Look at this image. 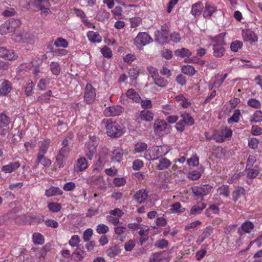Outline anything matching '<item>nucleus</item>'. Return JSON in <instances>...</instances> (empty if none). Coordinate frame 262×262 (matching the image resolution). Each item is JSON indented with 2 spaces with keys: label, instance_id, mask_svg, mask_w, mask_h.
<instances>
[{
  "label": "nucleus",
  "instance_id": "4c0bfd02",
  "mask_svg": "<svg viewBox=\"0 0 262 262\" xmlns=\"http://www.w3.org/2000/svg\"><path fill=\"white\" fill-rule=\"evenodd\" d=\"M153 81L156 85L161 88H165L168 84L167 80L160 75L155 78Z\"/></svg>",
  "mask_w": 262,
  "mask_h": 262
},
{
  "label": "nucleus",
  "instance_id": "a211bd4d",
  "mask_svg": "<svg viewBox=\"0 0 262 262\" xmlns=\"http://www.w3.org/2000/svg\"><path fill=\"white\" fill-rule=\"evenodd\" d=\"M32 39V36L27 32L17 33L14 35V39L17 42H25L27 40L31 41Z\"/></svg>",
  "mask_w": 262,
  "mask_h": 262
},
{
  "label": "nucleus",
  "instance_id": "603ef678",
  "mask_svg": "<svg viewBox=\"0 0 262 262\" xmlns=\"http://www.w3.org/2000/svg\"><path fill=\"white\" fill-rule=\"evenodd\" d=\"M123 157V151L120 149H115L113 152L112 159L117 162H120Z\"/></svg>",
  "mask_w": 262,
  "mask_h": 262
},
{
  "label": "nucleus",
  "instance_id": "c03bdc74",
  "mask_svg": "<svg viewBox=\"0 0 262 262\" xmlns=\"http://www.w3.org/2000/svg\"><path fill=\"white\" fill-rule=\"evenodd\" d=\"M50 66L51 71L53 74L56 76L59 75L61 69L58 62L54 61L51 62Z\"/></svg>",
  "mask_w": 262,
  "mask_h": 262
},
{
  "label": "nucleus",
  "instance_id": "ddd939ff",
  "mask_svg": "<svg viewBox=\"0 0 262 262\" xmlns=\"http://www.w3.org/2000/svg\"><path fill=\"white\" fill-rule=\"evenodd\" d=\"M169 24H165L161 26V31L162 32H160L159 31H158L157 32H156L155 36L156 37H157L158 35H160V34L161 35V40H159V42L161 43H163L164 42L166 41L168 38L169 36Z\"/></svg>",
  "mask_w": 262,
  "mask_h": 262
},
{
  "label": "nucleus",
  "instance_id": "412c9836",
  "mask_svg": "<svg viewBox=\"0 0 262 262\" xmlns=\"http://www.w3.org/2000/svg\"><path fill=\"white\" fill-rule=\"evenodd\" d=\"M168 153V150L165 146H158L154 148V156L155 157L151 159L152 161L157 160L158 158L163 157Z\"/></svg>",
  "mask_w": 262,
  "mask_h": 262
},
{
  "label": "nucleus",
  "instance_id": "c9c22d12",
  "mask_svg": "<svg viewBox=\"0 0 262 262\" xmlns=\"http://www.w3.org/2000/svg\"><path fill=\"white\" fill-rule=\"evenodd\" d=\"M181 70L182 73L189 76L194 75L196 72L193 66L188 64L183 66Z\"/></svg>",
  "mask_w": 262,
  "mask_h": 262
},
{
  "label": "nucleus",
  "instance_id": "9d476101",
  "mask_svg": "<svg viewBox=\"0 0 262 262\" xmlns=\"http://www.w3.org/2000/svg\"><path fill=\"white\" fill-rule=\"evenodd\" d=\"M0 57L9 60L15 59L16 54L13 50H8L5 47H0Z\"/></svg>",
  "mask_w": 262,
  "mask_h": 262
},
{
  "label": "nucleus",
  "instance_id": "a18cd8bd",
  "mask_svg": "<svg viewBox=\"0 0 262 262\" xmlns=\"http://www.w3.org/2000/svg\"><path fill=\"white\" fill-rule=\"evenodd\" d=\"M246 170L247 171V178L251 179L256 178L259 173L258 169L252 168V167L246 168Z\"/></svg>",
  "mask_w": 262,
  "mask_h": 262
},
{
  "label": "nucleus",
  "instance_id": "8fccbe9b",
  "mask_svg": "<svg viewBox=\"0 0 262 262\" xmlns=\"http://www.w3.org/2000/svg\"><path fill=\"white\" fill-rule=\"evenodd\" d=\"M212 139L218 143H222L225 141L221 131L220 132L217 130H214L212 134Z\"/></svg>",
  "mask_w": 262,
  "mask_h": 262
},
{
  "label": "nucleus",
  "instance_id": "20e7f679",
  "mask_svg": "<svg viewBox=\"0 0 262 262\" xmlns=\"http://www.w3.org/2000/svg\"><path fill=\"white\" fill-rule=\"evenodd\" d=\"M152 41V38L145 32H140L134 39V44L139 49Z\"/></svg>",
  "mask_w": 262,
  "mask_h": 262
},
{
  "label": "nucleus",
  "instance_id": "79ce46f5",
  "mask_svg": "<svg viewBox=\"0 0 262 262\" xmlns=\"http://www.w3.org/2000/svg\"><path fill=\"white\" fill-rule=\"evenodd\" d=\"M48 208L52 212H57L60 211L62 206L61 204L56 202H51L48 204Z\"/></svg>",
  "mask_w": 262,
  "mask_h": 262
},
{
  "label": "nucleus",
  "instance_id": "cd10ccee",
  "mask_svg": "<svg viewBox=\"0 0 262 262\" xmlns=\"http://www.w3.org/2000/svg\"><path fill=\"white\" fill-rule=\"evenodd\" d=\"M126 96L136 102H140L141 100L139 95L133 89H130L127 91Z\"/></svg>",
  "mask_w": 262,
  "mask_h": 262
},
{
  "label": "nucleus",
  "instance_id": "2eb2a0df",
  "mask_svg": "<svg viewBox=\"0 0 262 262\" xmlns=\"http://www.w3.org/2000/svg\"><path fill=\"white\" fill-rule=\"evenodd\" d=\"M99 158L97 165L99 166H102L107 161L108 149L106 147H103L99 152Z\"/></svg>",
  "mask_w": 262,
  "mask_h": 262
},
{
  "label": "nucleus",
  "instance_id": "338daca9",
  "mask_svg": "<svg viewBox=\"0 0 262 262\" xmlns=\"http://www.w3.org/2000/svg\"><path fill=\"white\" fill-rule=\"evenodd\" d=\"M221 132L224 137V140L227 138L231 137L232 135V130L230 128H228L227 127L223 128L221 130Z\"/></svg>",
  "mask_w": 262,
  "mask_h": 262
},
{
  "label": "nucleus",
  "instance_id": "4be33fe9",
  "mask_svg": "<svg viewBox=\"0 0 262 262\" xmlns=\"http://www.w3.org/2000/svg\"><path fill=\"white\" fill-rule=\"evenodd\" d=\"M204 8L202 2H198L192 5L191 13L195 17L200 16Z\"/></svg>",
  "mask_w": 262,
  "mask_h": 262
},
{
  "label": "nucleus",
  "instance_id": "3c124183",
  "mask_svg": "<svg viewBox=\"0 0 262 262\" xmlns=\"http://www.w3.org/2000/svg\"><path fill=\"white\" fill-rule=\"evenodd\" d=\"M147 145L146 143L143 142H138L135 146V150L137 152H142L146 150Z\"/></svg>",
  "mask_w": 262,
  "mask_h": 262
},
{
  "label": "nucleus",
  "instance_id": "864d4df0",
  "mask_svg": "<svg viewBox=\"0 0 262 262\" xmlns=\"http://www.w3.org/2000/svg\"><path fill=\"white\" fill-rule=\"evenodd\" d=\"M243 46V42L239 40H235L230 45V49L233 52H237Z\"/></svg>",
  "mask_w": 262,
  "mask_h": 262
},
{
  "label": "nucleus",
  "instance_id": "de8ad7c7",
  "mask_svg": "<svg viewBox=\"0 0 262 262\" xmlns=\"http://www.w3.org/2000/svg\"><path fill=\"white\" fill-rule=\"evenodd\" d=\"M52 93V92L51 90L47 91L43 94L39 96L37 98V101L40 103H44L48 102L51 96Z\"/></svg>",
  "mask_w": 262,
  "mask_h": 262
},
{
  "label": "nucleus",
  "instance_id": "09e8293b",
  "mask_svg": "<svg viewBox=\"0 0 262 262\" xmlns=\"http://www.w3.org/2000/svg\"><path fill=\"white\" fill-rule=\"evenodd\" d=\"M67 157L58 153L56 156V163L59 168L63 167L66 163Z\"/></svg>",
  "mask_w": 262,
  "mask_h": 262
},
{
  "label": "nucleus",
  "instance_id": "0eeeda50",
  "mask_svg": "<svg viewBox=\"0 0 262 262\" xmlns=\"http://www.w3.org/2000/svg\"><path fill=\"white\" fill-rule=\"evenodd\" d=\"M123 111L124 108L120 105H113L105 108L103 114L106 117L117 116L120 115Z\"/></svg>",
  "mask_w": 262,
  "mask_h": 262
},
{
  "label": "nucleus",
  "instance_id": "e433bc0d",
  "mask_svg": "<svg viewBox=\"0 0 262 262\" xmlns=\"http://www.w3.org/2000/svg\"><path fill=\"white\" fill-rule=\"evenodd\" d=\"M106 252L107 256L110 257H114L120 253V249L118 245H115L107 249Z\"/></svg>",
  "mask_w": 262,
  "mask_h": 262
},
{
  "label": "nucleus",
  "instance_id": "f3484780",
  "mask_svg": "<svg viewBox=\"0 0 262 262\" xmlns=\"http://www.w3.org/2000/svg\"><path fill=\"white\" fill-rule=\"evenodd\" d=\"M158 163H156V168L159 170H163L168 168L171 165V161L165 157L158 158Z\"/></svg>",
  "mask_w": 262,
  "mask_h": 262
},
{
  "label": "nucleus",
  "instance_id": "774afa93",
  "mask_svg": "<svg viewBox=\"0 0 262 262\" xmlns=\"http://www.w3.org/2000/svg\"><path fill=\"white\" fill-rule=\"evenodd\" d=\"M201 176V174L200 171L198 170H193L188 174V178L191 180H196L199 179Z\"/></svg>",
  "mask_w": 262,
  "mask_h": 262
},
{
  "label": "nucleus",
  "instance_id": "c85d7f7f",
  "mask_svg": "<svg viewBox=\"0 0 262 262\" xmlns=\"http://www.w3.org/2000/svg\"><path fill=\"white\" fill-rule=\"evenodd\" d=\"M206 207V205L203 203H199L196 205H193L191 210L190 213L193 215L200 214L203 209Z\"/></svg>",
  "mask_w": 262,
  "mask_h": 262
},
{
  "label": "nucleus",
  "instance_id": "f257e3e1",
  "mask_svg": "<svg viewBox=\"0 0 262 262\" xmlns=\"http://www.w3.org/2000/svg\"><path fill=\"white\" fill-rule=\"evenodd\" d=\"M102 123L105 125L107 135L112 138H118L125 133V127L112 119H104Z\"/></svg>",
  "mask_w": 262,
  "mask_h": 262
},
{
  "label": "nucleus",
  "instance_id": "b1692460",
  "mask_svg": "<svg viewBox=\"0 0 262 262\" xmlns=\"http://www.w3.org/2000/svg\"><path fill=\"white\" fill-rule=\"evenodd\" d=\"M12 90V84L8 80L3 81L0 87V96H4L7 95Z\"/></svg>",
  "mask_w": 262,
  "mask_h": 262
},
{
  "label": "nucleus",
  "instance_id": "72a5a7b5",
  "mask_svg": "<svg viewBox=\"0 0 262 262\" xmlns=\"http://www.w3.org/2000/svg\"><path fill=\"white\" fill-rule=\"evenodd\" d=\"M213 49V55L216 57H221L224 54L225 49L221 44H215Z\"/></svg>",
  "mask_w": 262,
  "mask_h": 262
},
{
  "label": "nucleus",
  "instance_id": "473e14b6",
  "mask_svg": "<svg viewBox=\"0 0 262 262\" xmlns=\"http://www.w3.org/2000/svg\"><path fill=\"white\" fill-rule=\"evenodd\" d=\"M44 156L45 155H37V158L35 162L36 165L41 163L45 167H48L51 165V160L46 158Z\"/></svg>",
  "mask_w": 262,
  "mask_h": 262
},
{
  "label": "nucleus",
  "instance_id": "49530a36",
  "mask_svg": "<svg viewBox=\"0 0 262 262\" xmlns=\"http://www.w3.org/2000/svg\"><path fill=\"white\" fill-rule=\"evenodd\" d=\"M171 210L173 213H182L185 211V209L182 208L179 202H177L171 205Z\"/></svg>",
  "mask_w": 262,
  "mask_h": 262
},
{
  "label": "nucleus",
  "instance_id": "ea45409f",
  "mask_svg": "<svg viewBox=\"0 0 262 262\" xmlns=\"http://www.w3.org/2000/svg\"><path fill=\"white\" fill-rule=\"evenodd\" d=\"M123 10L120 6H116L115 9L112 11L115 19L120 20L123 18L122 14Z\"/></svg>",
  "mask_w": 262,
  "mask_h": 262
},
{
  "label": "nucleus",
  "instance_id": "58836bf2",
  "mask_svg": "<svg viewBox=\"0 0 262 262\" xmlns=\"http://www.w3.org/2000/svg\"><path fill=\"white\" fill-rule=\"evenodd\" d=\"M77 167L79 171H82L88 168V162L84 157L79 158L77 160Z\"/></svg>",
  "mask_w": 262,
  "mask_h": 262
},
{
  "label": "nucleus",
  "instance_id": "69168bd1",
  "mask_svg": "<svg viewBox=\"0 0 262 262\" xmlns=\"http://www.w3.org/2000/svg\"><path fill=\"white\" fill-rule=\"evenodd\" d=\"M147 70L149 74L150 75V76L152 78V80L155 78L158 77V76L159 75L158 72V70L156 69V68L152 66H148L147 67Z\"/></svg>",
  "mask_w": 262,
  "mask_h": 262
},
{
  "label": "nucleus",
  "instance_id": "0e129e2a",
  "mask_svg": "<svg viewBox=\"0 0 262 262\" xmlns=\"http://www.w3.org/2000/svg\"><path fill=\"white\" fill-rule=\"evenodd\" d=\"M34 86L33 82L32 81H29L25 87V93L27 96H30L32 94Z\"/></svg>",
  "mask_w": 262,
  "mask_h": 262
},
{
  "label": "nucleus",
  "instance_id": "5701e85b",
  "mask_svg": "<svg viewBox=\"0 0 262 262\" xmlns=\"http://www.w3.org/2000/svg\"><path fill=\"white\" fill-rule=\"evenodd\" d=\"M245 195V190L242 187L236 188L232 193V200L234 202H237L239 199Z\"/></svg>",
  "mask_w": 262,
  "mask_h": 262
},
{
  "label": "nucleus",
  "instance_id": "13d9d810",
  "mask_svg": "<svg viewBox=\"0 0 262 262\" xmlns=\"http://www.w3.org/2000/svg\"><path fill=\"white\" fill-rule=\"evenodd\" d=\"M247 104L248 105L255 108H259L261 106L260 102L258 100L254 98L250 99L248 101Z\"/></svg>",
  "mask_w": 262,
  "mask_h": 262
},
{
  "label": "nucleus",
  "instance_id": "1a4fd4ad",
  "mask_svg": "<svg viewBox=\"0 0 262 262\" xmlns=\"http://www.w3.org/2000/svg\"><path fill=\"white\" fill-rule=\"evenodd\" d=\"M242 37L245 41L250 43L255 42L257 40L255 33L250 29H245L242 31Z\"/></svg>",
  "mask_w": 262,
  "mask_h": 262
},
{
  "label": "nucleus",
  "instance_id": "680f3d73",
  "mask_svg": "<svg viewBox=\"0 0 262 262\" xmlns=\"http://www.w3.org/2000/svg\"><path fill=\"white\" fill-rule=\"evenodd\" d=\"M258 141L255 138H250L248 139V145L250 148L255 149L258 147Z\"/></svg>",
  "mask_w": 262,
  "mask_h": 262
},
{
  "label": "nucleus",
  "instance_id": "dca6fc26",
  "mask_svg": "<svg viewBox=\"0 0 262 262\" xmlns=\"http://www.w3.org/2000/svg\"><path fill=\"white\" fill-rule=\"evenodd\" d=\"M148 192L145 189H140L136 192L134 198L138 203L140 204L143 203L147 198Z\"/></svg>",
  "mask_w": 262,
  "mask_h": 262
},
{
  "label": "nucleus",
  "instance_id": "37998d69",
  "mask_svg": "<svg viewBox=\"0 0 262 262\" xmlns=\"http://www.w3.org/2000/svg\"><path fill=\"white\" fill-rule=\"evenodd\" d=\"M32 239L34 243L37 245H42L45 242L44 237L39 233L33 234Z\"/></svg>",
  "mask_w": 262,
  "mask_h": 262
},
{
  "label": "nucleus",
  "instance_id": "a878e982",
  "mask_svg": "<svg viewBox=\"0 0 262 262\" xmlns=\"http://www.w3.org/2000/svg\"><path fill=\"white\" fill-rule=\"evenodd\" d=\"M174 55L177 57L182 58L189 57L191 54V52L188 49L182 48L178 49L174 51Z\"/></svg>",
  "mask_w": 262,
  "mask_h": 262
},
{
  "label": "nucleus",
  "instance_id": "f8f14e48",
  "mask_svg": "<svg viewBox=\"0 0 262 262\" xmlns=\"http://www.w3.org/2000/svg\"><path fill=\"white\" fill-rule=\"evenodd\" d=\"M216 11V7L210 3L206 2L203 13V16L206 19H210L212 14Z\"/></svg>",
  "mask_w": 262,
  "mask_h": 262
},
{
  "label": "nucleus",
  "instance_id": "bf43d9fd",
  "mask_svg": "<svg viewBox=\"0 0 262 262\" xmlns=\"http://www.w3.org/2000/svg\"><path fill=\"white\" fill-rule=\"evenodd\" d=\"M114 184L116 187H121L125 184L126 181L124 178H115L113 181Z\"/></svg>",
  "mask_w": 262,
  "mask_h": 262
},
{
  "label": "nucleus",
  "instance_id": "6e6552de",
  "mask_svg": "<svg viewBox=\"0 0 262 262\" xmlns=\"http://www.w3.org/2000/svg\"><path fill=\"white\" fill-rule=\"evenodd\" d=\"M149 260V262H168L169 261L167 253L165 251L153 253Z\"/></svg>",
  "mask_w": 262,
  "mask_h": 262
},
{
  "label": "nucleus",
  "instance_id": "052dcab7",
  "mask_svg": "<svg viewBox=\"0 0 262 262\" xmlns=\"http://www.w3.org/2000/svg\"><path fill=\"white\" fill-rule=\"evenodd\" d=\"M251 121L255 123L262 121V112L256 111L253 114V117Z\"/></svg>",
  "mask_w": 262,
  "mask_h": 262
},
{
  "label": "nucleus",
  "instance_id": "bb28decb",
  "mask_svg": "<svg viewBox=\"0 0 262 262\" xmlns=\"http://www.w3.org/2000/svg\"><path fill=\"white\" fill-rule=\"evenodd\" d=\"M89 40L93 43H99L102 41V37L97 32L89 31L87 34Z\"/></svg>",
  "mask_w": 262,
  "mask_h": 262
},
{
  "label": "nucleus",
  "instance_id": "aec40b11",
  "mask_svg": "<svg viewBox=\"0 0 262 262\" xmlns=\"http://www.w3.org/2000/svg\"><path fill=\"white\" fill-rule=\"evenodd\" d=\"M154 119V114L151 111L144 110L142 111L139 115L138 119H141L143 121L150 122Z\"/></svg>",
  "mask_w": 262,
  "mask_h": 262
},
{
  "label": "nucleus",
  "instance_id": "4d7b16f0",
  "mask_svg": "<svg viewBox=\"0 0 262 262\" xmlns=\"http://www.w3.org/2000/svg\"><path fill=\"white\" fill-rule=\"evenodd\" d=\"M80 242V237L77 235H73L69 241V245L73 247H76Z\"/></svg>",
  "mask_w": 262,
  "mask_h": 262
},
{
  "label": "nucleus",
  "instance_id": "39448f33",
  "mask_svg": "<svg viewBox=\"0 0 262 262\" xmlns=\"http://www.w3.org/2000/svg\"><path fill=\"white\" fill-rule=\"evenodd\" d=\"M212 188V187L210 185H201L192 187V191L195 196L203 200V196L208 194Z\"/></svg>",
  "mask_w": 262,
  "mask_h": 262
},
{
  "label": "nucleus",
  "instance_id": "2f4dec72",
  "mask_svg": "<svg viewBox=\"0 0 262 262\" xmlns=\"http://www.w3.org/2000/svg\"><path fill=\"white\" fill-rule=\"evenodd\" d=\"M168 124L166 121L164 120H157L155 122L154 128L158 132H162L165 130L167 127Z\"/></svg>",
  "mask_w": 262,
  "mask_h": 262
},
{
  "label": "nucleus",
  "instance_id": "7c9ffc66",
  "mask_svg": "<svg viewBox=\"0 0 262 262\" xmlns=\"http://www.w3.org/2000/svg\"><path fill=\"white\" fill-rule=\"evenodd\" d=\"M50 144V140L48 139L43 140L39 146L38 155H45L49 148Z\"/></svg>",
  "mask_w": 262,
  "mask_h": 262
},
{
  "label": "nucleus",
  "instance_id": "e2e57ef3",
  "mask_svg": "<svg viewBox=\"0 0 262 262\" xmlns=\"http://www.w3.org/2000/svg\"><path fill=\"white\" fill-rule=\"evenodd\" d=\"M126 229V227L125 226H117L114 227V231L116 235H117V237L116 238H119V236L123 234Z\"/></svg>",
  "mask_w": 262,
  "mask_h": 262
},
{
  "label": "nucleus",
  "instance_id": "9b49d317",
  "mask_svg": "<svg viewBox=\"0 0 262 262\" xmlns=\"http://www.w3.org/2000/svg\"><path fill=\"white\" fill-rule=\"evenodd\" d=\"M213 232V228L208 226L204 229L202 233L198 237L196 243L200 245L206 238H208Z\"/></svg>",
  "mask_w": 262,
  "mask_h": 262
},
{
  "label": "nucleus",
  "instance_id": "4468645a",
  "mask_svg": "<svg viewBox=\"0 0 262 262\" xmlns=\"http://www.w3.org/2000/svg\"><path fill=\"white\" fill-rule=\"evenodd\" d=\"M254 226L253 224L250 221H246L243 223L241 227L238 228V233L242 235L244 233H249L254 228Z\"/></svg>",
  "mask_w": 262,
  "mask_h": 262
},
{
  "label": "nucleus",
  "instance_id": "f704fd0d",
  "mask_svg": "<svg viewBox=\"0 0 262 262\" xmlns=\"http://www.w3.org/2000/svg\"><path fill=\"white\" fill-rule=\"evenodd\" d=\"M217 192L220 195L225 198H228L229 196L230 191L228 185H222L218 188Z\"/></svg>",
  "mask_w": 262,
  "mask_h": 262
},
{
  "label": "nucleus",
  "instance_id": "f03ea898",
  "mask_svg": "<svg viewBox=\"0 0 262 262\" xmlns=\"http://www.w3.org/2000/svg\"><path fill=\"white\" fill-rule=\"evenodd\" d=\"M181 119L176 123V128L182 133L185 129L186 126H192L194 124V119L190 114L186 112L181 113Z\"/></svg>",
  "mask_w": 262,
  "mask_h": 262
},
{
  "label": "nucleus",
  "instance_id": "a19ab883",
  "mask_svg": "<svg viewBox=\"0 0 262 262\" xmlns=\"http://www.w3.org/2000/svg\"><path fill=\"white\" fill-rule=\"evenodd\" d=\"M241 112L239 110H236L234 112L232 116L227 120L228 123L230 124L232 122L237 123L239 120Z\"/></svg>",
  "mask_w": 262,
  "mask_h": 262
},
{
  "label": "nucleus",
  "instance_id": "6e6d98bb",
  "mask_svg": "<svg viewBox=\"0 0 262 262\" xmlns=\"http://www.w3.org/2000/svg\"><path fill=\"white\" fill-rule=\"evenodd\" d=\"M108 227L103 224H99L97 226L96 231L99 234H105L108 231Z\"/></svg>",
  "mask_w": 262,
  "mask_h": 262
},
{
  "label": "nucleus",
  "instance_id": "6ab92c4d",
  "mask_svg": "<svg viewBox=\"0 0 262 262\" xmlns=\"http://www.w3.org/2000/svg\"><path fill=\"white\" fill-rule=\"evenodd\" d=\"M20 166V163L18 162H11L8 165H4L2 168V170L6 173H11L15 171Z\"/></svg>",
  "mask_w": 262,
  "mask_h": 262
},
{
  "label": "nucleus",
  "instance_id": "423d86ee",
  "mask_svg": "<svg viewBox=\"0 0 262 262\" xmlns=\"http://www.w3.org/2000/svg\"><path fill=\"white\" fill-rule=\"evenodd\" d=\"M96 97V91L90 83H87L85 88L84 100L87 104H92L95 102Z\"/></svg>",
  "mask_w": 262,
  "mask_h": 262
},
{
  "label": "nucleus",
  "instance_id": "c756f323",
  "mask_svg": "<svg viewBox=\"0 0 262 262\" xmlns=\"http://www.w3.org/2000/svg\"><path fill=\"white\" fill-rule=\"evenodd\" d=\"M11 122L10 117L4 112L0 114V129L7 127Z\"/></svg>",
  "mask_w": 262,
  "mask_h": 262
},
{
  "label": "nucleus",
  "instance_id": "5fc2aeb1",
  "mask_svg": "<svg viewBox=\"0 0 262 262\" xmlns=\"http://www.w3.org/2000/svg\"><path fill=\"white\" fill-rule=\"evenodd\" d=\"M54 45L57 47H63L66 48L68 46V41L61 37H58L54 42Z\"/></svg>",
  "mask_w": 262,
  "mask_h": 262
},
{
  "label": "nucleus",
  "instance_id": "7ed1b4c3",
  "mask_svg": "<svg viewBox=\"0 0 262 262\" xmlns=\"http://www.w3.org/2000/svg\"><path fill=\"white\" fill-rule=\"evenodd\" d=\"M98 145L97 138L96 137H90L89 140L86 142L84 148L85 155L89 160H92L96 156Z\"/></svg>",
  "mask_w": 262,
  "mask_h": 262
},
{
  "label": "nucleus",
  "instance_id": "393cba45",
  "mask_svg": "<svg viewBox=\"0 0 262 262\" xmlns=\"http://www.w3.org/2000/svg\"><path fill=\"white\" fill-rule=\"evenodd\" d=\"M62 193V191L59 187L51 186L46 190L45 195L48 198H50L53 196L60 195Z\"/></svg>",
  "mask_w": 262,
  "mask_h": 262
}]
</instances>
